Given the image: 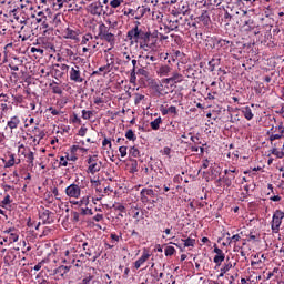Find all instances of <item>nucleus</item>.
I'll return each instance as SVG.
<instances>
[{"label":"nucleus","mask_w":284,"mask_h":284,"mask_svg":"<svg viewBox=\"0 0 284 284\" xmlns=\"http://www.w3.org/2000/svg\"><path fill=\"white\" fill-rule=\"evenodd\" d=\"M139 26H141V22H135V27L128 31L126 39H129L131 45L139 43L140 48H148V43H150V37H152V33L145 31V29Z\"/></svg>","instance_id":"nucleus-1"},{"label":"nucleus","mask_w":284,"mask_h":284,"mask_svg":"<svg viewBox=\"0 0 284 284\" xmlns=\"http://www.w3.org/2000/svg\"><path fill=\"white\" fill-rule=\"evenodd\" d=\"M38 23L40 26L42 39L45 41V39L52 37L54 28L61 23V14L48 16L47 19L40 20Z\"/></svg>","instance_id":"nucleus-2"},{"label":"nucleus","mask_w":284,"mask_h":284,"mask_svg":"<svg viewBox=\"0 0 284 284\" xmlns=\"http://www.w3.org/2000/svg\"><path fill=\"white\" fill-rule=\"evenodd\" d=\"M284 212L281 210H276L273 214L271 229L274 234H278L281 232V225L283 224Z\"/></svg>","instance_id":"nucleus-3"},{"label":"nucleus","mask_w":284,"mask_h":284,"mask_svg":"<svg viewBox=\"0 0 284 284\" xmlns=\"http://www.w3.org/2000/svg\"><path fill=\"white\" fill-rule=\"evenodd\" d=\"M95 39H102L103 41H108V43H114V34L108 32V27L105 23H101L99 26V33Z\"/></svg>","instance_id":"nucleus-4"},{"label":"nucleus","mask_w":284,"mask_h":284,"mask_svg":"<svg viewBox=\"0 0 284 284\" xmlns=\"http://www.w3.org/2000/svg\"><path fill=\"white\" fill-rule=\"evenodd\" d=\"M64 192L69 199H81V186L79 184H70L65 187Z\"/></svg>","instance_id":"nucleus-5"},{"label":"nucleus","mask_w":284,"mask_h":284,"mask_svg":"<svg viewBox=\"0 0 284 284\" xmlns=\"http://www.w3.org/2000/svg\"><path fill=\"white\" fill-rule=\"evenodd\" d=\"M70 67L68 64H53V74L55 79H63L68 74Z\"/></svg>","instance_id":"nucleus-6"},{"label":"nucleus","mask_w":284,"mask_h":284,"mask_svg":"<svg viewBox=\"0 0 284 284\" xmlns=\"http://www.w3.org/2000/svg\"><path fill=\"white\" fill-rule=\"evenodd\" d=\"M182 81H183V74L179 72H174L172 77L163 79L162 83H164L165 85L172 87V85H176V83H182Z\"/></svg>","instance_id":"nucleus-7"},{"label":"nucleus","mask_w":284,"mask_h":284,"mask_svg":"<svg viewBox=\"0 0 284 284\" xmlns=\"http://www.w3.org/2000/svg\"><path fill=\"white\" fill-rule=\"evenodd\" d=\"M70 81H74V83H83V81H85V79L81 77V69L79 68V65L71 68Z\"/></svg>","instance_id":"nucleus-8"},{"label":"nucleus","mask_w":284,"mask_h":284,"mask_svg":"<svg viewBox=\"0 0 284 284\" xmlns=\"http://www.w3.org/2000/svg\"><path fill=\"white\" fill-rule=\"evenodd\" d=\"M142 203H150V199H154L156 193L152 189H142L140 192ZM150 196V197H149Z\"/></svg>","instance_id":"nucleus-9"},{"label":"nucleus","mask_w":284,"mask_h":284,"mask_svg":"<svg viewBox=\"0 0 284 284\" xmlns=\"http://www.w3.org/2000/svg\"><path fill=\"white\" fill-rule=\"evenodd\" d=\"M3 234H7L9 237V245H12V243H17V241H19V231H17L14 227L3 231Z\"/></svg>","instance_id":"nucleus-10"},{"label":"nucleus","mask_w":284,"mask_h":284,"mask_svg":"<svg viewBox=\"0 0 284 284\" xmlns=\"http://www.w3.org/2000/svg\"><path fill=\"white\" fill-rule=\"evenodd\" d=\"M63 37L64 39H72L73 41H77V39H79V31L68 27L63 30Z\"/></svg>","instance_id":"nucleus-11"},{"label":"nucleus","mask_w":284,"mask_h":284,"mask_svg":"<svg viewBox=\"0 0 284 284\" xmlns=\"http://www.w3.org/2000/svg\"><path fill=\"white\" fill-rule=\"evenodd\" d=\"M213 252L216 254L213 258V262L216 263L217 265H221L223 261H225V253H223V250L219 247H214Z\"/></svg>","instance_id":"nucleus-12"},{"label":"nucleus","mask_w":284,"mask_h":284,"mask_svg":"<svg viewBox=\"0 0 284 284\" xmlns=\"http://www.w3.org/2000/svg\"><path fill=\"white\" fill-rule=\"evenodd\" d=\"M19 125H21V119H19L18 115H13L10 118V120L7 122V128H9V130H17V128H19Z\"/></svg>","instance_id":"nucleus-13"},{"label":"nucleus","mask_w":284,"mask_h":284,"mask_svg":"<svg viewBox=\"0 0 284 284\" xmlns=\"http://www.w3.org/2000/svg\"><path fill=\"white\" fill-rule=\"evenodd\" d=\"M103 10V6H101V2H93L89 6V11L98 17H101V12Z\"/></svg>","instance_id":"nucleus-14"},{"label":"nucleus","mask_w":284,"mask_h":284,"mask_svg":"<svg viewBox=\"0 0 284 284\" xmlns=\"http://www.w3.org/2000/svg\"><path fill=\"white\" fill-rule=\"evenodd\" d=\"M274 131V124H272L271 130L267 132L268 134V140L271 141V143H274V141L278 140V139H284V130L280 131L278 133H271Z\"/></svg>","instance_id":"nucleus-15"},{"label":"nucleus","mask_w":284,"mask_h":284,"mask_svg":"<svg viewBox=\"0 0 284 284\" xmlns=\"http://www.w3.org/2000/svg\"><path fill=\"white\" fill-rule=\"evenodd\" d=\"M232 267H234L232 261L230 260V257H226L224 265L220 270V277L225 276V274H227V272H230Z\"/></svg>","instance_id":"nucleus-16"},{"label":"nucleus","mask_w":284,"mask_h":284,"mask_svg":"<svg viewBox=\"0 0 284 284\" xmlns=\"http://www.w3.org/2000/svg\"><path fill=\"white\" fill-rule=\"evenodd\" d=\"M170 72H172V67L168 64H162L159 67L156 74L159 77H170Z\"/></svg>","instance_id":"nucleus-17"},{"label":"nucleus","mask_w":284,"mask_h":284,"mask_svg":"<svg viewBox=\"0 0 284 284\" xmlns=\"http://www.w3.org/2000/svg\"><path fill=\"white\" fill-rule=\"evenodd\" d=\"M199 23H203V26H210L211 19H210V12L202 11V13L197 17Z\"/></svg>","instance_id":"nucleus-18"},{"label":"nucleus","mask_w":284,"mask_h":284,"mask_svg":"<svg viewBox=\"0 0 284 284\" xmlns=\"http://www.w3.org/2000/svg\"><path fill=\"white\" fill-rule=\"evenodd\" d=\"M221 65V57L214 55L211 61H209V70L210 72H214V70Z\"/></svg>","instance_id":"nucleus-19"},{"label":"nucleus","mask_w":284,"mask_h":284,"mask_svg":"<svg viewBox=\"0 0 284 284\" xmlns=\"http://www.w3.org/2000/svg\"><path fill=\"white\" fill-rule=\"evenodd\" d=\"M51 215H52V212H50V210H44L40 213V219L44 224H50L53 221Z\"/></svg>","instance_id":"nucleus-20"},{"label":"nucleus","mask_w":284,"mask_h":284,"mask_svg":"<svg viewBox=\"0 0 284 284\" xmlns=\"http://www.w3.org/2000/svg\"><path fill=\"white\" fill-rule=\"evenodd\" d=\"M146 12H150V8L142 6V7H138V9L135 10V19H143V17H145Z\"/></svg>","instance_id":"nucleus-21"},{"label":"nucleus","mask_w":284,"mask_h":284,"mask_svg":"<svg viewBox=\"0 0 284 284\" xmlns=\"http://www.w3.org/2000/svg\"><path fill=\"white\" fill-rule=\"evenodd\" d=\"M148 258H150V253L144 252L140 258H138L134 263V267L135 270H139L141 267V265H143V263H145L148 261Z\"/></svg>","instance_id":"nucleus-22"},{"label":"nucleus","mask_w":284,"mask_h":284,"mask_svg":"<svg viewBox=\"0 0 284 284\" xmlns=\"http://www.w3.org/2000/svg\"><path fill=\"white\" fill-rule=\"evenodd\" d=\"M87 172L88 174H97V172H101V162L100 163L93 162L89 164Z\"/></svg>","instance_id":"nucleus-23"},{"label":"nucleus","mask_w":284,"mask_h":284,"mask_svg":"<svg viewBox=\"0 0 284 284\" xmlns=\"http://www.w3.org/2000/svg\"><path fill=\"white\" fill-rule=\"evenodd\" d=\"M22 33L19 36V38L21 39V41H28L30 40V37H32V29H30V27H27L26 29L22 27L21 28Z\"/></svg>","instance_id":"nucleus-24"},{"label":"nucleus","mask_w":284,"mask_h":284,"mask_svg":"<svg viewBox=\"0 0 284 284\" xmlns=\"http://www.w3.org/2000/svg\"><path fill=\"white\" fill-rule=\"evenodd\" d=\"M69 272H70V267L62 265L55 268L53 271V274H55V276H65V274H68Z\"/></svg>","instance_id":"nucleus-25"},{"label":"nucleus","mask_w":284,"mask_h":284,"mask_svg":"<svg viewBox=\"0 0 284 284\" xmlns=\"http://www.w3.org/2000/svg\"><path fill=\"white\" fill-rule=\"evenodd\" d=\"M242 114L246 121H252L254 119V113H252V109L250 106L242 108Z\"/></svg>","instance_id":"nucleus-26"},{"label":"nucleus","mask_w":284,"mask_h":284,"mask_svg":"<svg viewBox=\"0 0 284 284\" xmlns=\"http://www.w3.org/2000/svg\"><path fill=\"white\" fill-rule=\"evenodd\" d=\"M24 159H27V163H29V165H31V168H34V152H32L30 149H28V152L24 155Z\"/></svg>","instance_id":"nucleus-27"},{"label":"nucleus","mask_w":284,"mask_h":284,"mask_svg":"<svg viewBox=\"0 0 284 284\" xmlns=\"http://www.w3.org/2000/svg\"><path fill=\"white\" fill-rule=\"evenodd\" d=\"M32 19H36L37 23H41V21L48 19V16L43 11L36 12V14L31 16Z\"/></svg>","instance_id":"nucleus-28"},{"label":"nucleus","mask_w":284,"mask_h":284,"mask_svg":"<svg viewBox=\"0 0 284 284\" xmlns=\"http://www.w3.org/2000/svg\"><path fill=\"white\" fill-rule=\"evenodd\" d=\"M273 148L271 149V154L276 156L277 159H283L284 158V151H278L276 148V144L272 143Z\"/></svg>","instance_id":"nucleus-29"},{"label":"nucleus","mask_w":284,"mask_h":284,"mask_svg":"<svg viewBox=\"0 0 284 284\" xmlns=\"http://www.w3.org/2000/svg\"><path fill=\"white\" fill-rule=\"evenodd\" d=\"M50 88H51L53 94H63V89H61V87H59V83L53 82L50 84Z\"/></svg>","instance_id":"nucleus-30"},{"label":"nucleus","mask_w":284,"mask_h":284,"mask_svg":"<svg viewBox=\"0 0 284 284\" xmlns=\"http://www.w3.org/2000/svg\"><path fill=\"white\" fill-rule=\"evenodd\" d=\"M161 123H163V120L161 116L156 118L154 121L150 123L152 130H159L161 128Z\"/></svg>","instance_id":"nucleus-31"},{"label":"nucleus","mask_w":284,"mask_h":284,"mask_svg":"<svg viewBox=\"0 0 284 284\" xmlns=\"http://www.w3.org/2000/svg\"><path fill=\"white\" fill-rule=\"evenodd\" d=\"M234 179H236L235 174H230V175H226L225 178H223V182L225 183L226 187L232 186V181H234Z\"/></svg>","instance_id":"nucleus-32"},{"label":"nucleus","mask_w":284,"mask_h":284,"mask_svg":"<svg viewBox=\"0 0 284 284\" xmlns=\"http://www.w3.org/2000/svg\"><path fill=\"white\" fill-rule=\"evenodd\" d=\"M184 243V247H194L196 245V240L192 237H187L186 240H182Z\"/></svg>","instance_id":"nucleus-33"},{"label":"nucleus","mask_w":284,"mask_h":284,"mask_svg":"<svg viewBox=\"0 0 284 284\" xmlns=\"http://www.w3.org/2000/svg\"><path fill=\"white\" fill-rule=\"evenodd\" d=\"M169 29L171 31L179 30V19H173L169 21Z\"/></svg>","instance_id":"nucleus-34"},{"label":"nucleus","mask_w":284,"mask_h":284,"mask_svg":"<svg viewBox=\"0 0 284 284\" xmlns=\"http://www.w3.org/2000/svg\"><path fill=\"white\" fill-rule=\"evenodd\" d=\"M92 116H94L92 111L82 110V119H84V121L92 119Z\"/></svg>","instance_id":"nucleus-35"},{"label":"nucleus","mask_w":284,"mask_h":284,"mask_svg":"<svg viewBox=\"0 0 284 284\" xmlns=\"http://www.w3.org/2000/svg\"><path fill=\"white\" fill-rule=\"evenodd\" d=\"M125 139L129 141H134L136 139V135L134 134V131L132 129H129L125 133Z\"/></svg>","instance_id":"nucleus-36"},{"label":"nucleus","mask_w":284,"mask_h":284,"mask_svg":"<svg viewBox=\"0 0 284 284\" xmlns=\"http://www.w3.org/2000/svg\"><path fill=\"white\" fill-rule=\"evenodd\" d=\"M0 109H1V116H3L4 114H8L9 110H12V106H8L6 103H1Z\"/></svg>","instance_id":"nucleus-37"},{"label":"nucleus","mask_w":284,"mask_h":284,"mask_svg":"<svg viewBox=\"0 0 284 284\" xmlns=\"http://www.w3.org/2000/svg\"><path fill=\"white\" fill-rule=\"evenodd\" d=\"M174 252H176V248H174V246H166L164 250L165 256H172L174 255Z\"/></svg>","instance_id":"nucleus-38"},{"label":"nucleus","mask_w":284,"mask_h":284,"mask_svg":"<svg viewBox=\"0 0 284 284\" xmlns=\"http://www.w3.org/2000/svg\"><path fill=\"white\" fill-rule=\"evenodd\" d=\"M122 12H123V14H124L125 17H130V14H131L132 17H134V19H136V10H133V9H124Z\"/></svg>","instance_id":"nucleus-39"},{"label":"nucleus","mask_w":284,"mask_h":284,"mask_svg":"<svg viewBox=\"0 0 284 284\" xmlns=\"http://www.w3.org/2000/svg\"><path fill=\"white\" fill-rule=\"evenodd\" d=\"M92 39H93L92 33H87L82 37L81 44L85 45L88 41H92Z\"/></svg>","instance_id":"nucleus-40"},{"label":"nucleus","mask_w":284,"mask_h":284,"mask_svg":"<svg viewBox=\"0 0 284 284\" xmlns=\"http://www.w3.org/2000/svg\"><path fill=\"white\" fill-rule=\"evenodd\" d=\"M129 81L133 85L136 83V70L134 68H132V70H131V75H130V80Z\"/></svg>","instance_id":"nucleus-41"},{"label":"nucleus","mask_w":284,"mask_h":284,"mask_svg":"<svg viewBox=\"0 0 284 284\" xmlns=\"http://www.w3.org/2000/svg\"><path fill=\"white\" fill-rule=\"evenodd\" d=\"M134 103L135 105H139V103H141V101H143V99H145V95L140 94V93H134Z\"/></svg>","instance_id":"nucleus-42"},{"label":"nucleus","mask_w":284,"mask_h":284,"mask_svg":"<svg viewBox=\"0 0 284 284\" xmlns=\"http://www.w3.org/2000/svg\"><path fill=\"white\" fill-rule=\"evenodd\" d=\"M80 214L82 216H92V214H94L91 209L87 207V209H80Z\"/></svg>","instance_id":"nucleus-43"},{"label":"nucleus","mask_w":284,"mask_h":284,"mask_svg":"<svg viewBox=\"0 0 284 284\" xmlns=\"http://www.w3.org/2000/svg\"><path fill=\"white\" fill-rule=\"evenodd\" d=\"M129 154H131V156H134V159L139 158V155L141 154L139 152V149H136L135 146H132L129 151Z\"/></svg>","instance_id":"nucleus-44"},{"label":"nucleus","mask_w":284,"mask_h":284,"mask_svg":"<svg viewBox=\"0 0 284 284\" xmlns=\"http://www.w3.org/2000/svg\"><path fill=\"white\" fill-rule=\"evenodd\" d=\"M119 152L121 154V158L125 159V156H128V146H124V145L120 146Z\"/></svg>","instance_id":"nucleus-45"},{"label":"nucleus","mask_w":284,"mask_h":284,"mask_svg":"<svg viewBox=\"0 0 284 284\" xmlns=\"http://www.w3.org/2000/svg\"><path fill=\"white\" fill-rule=\"evenodd\" d=\"M18 152H19L20 154H22V156H26V155L28 154V149H26V145H24V144H20V145L18 146Z\"/></svg>","instance_id":"nucleus-46"},{"label":"nucleus","mask_w":284,"mask_h":284,"mask_svg":"<svg viewBox=\"0 0 284 284\" xmlns=\"http://www.w3.org/2000/svg\"><path fill=\"white\" fill-rule=\"evenodd\" d=\"M112 63H114V62H111V63H108L103 67H100L99 72H111L112 69H110V67L112 65Z\"/></svg>","instance_id":"nucleus-47"},{"label":"nucleus","mask_w":284,"mask_h":284,"mask_svg":"<svg viewBox=\"0 0 284 284\" xmlns=\"http://www.w3.org/2000/svg\"><path fill=\"white\" fill-rule=\"evenodd\" d=\"M99 160L98 155H90L87 160L88 165H91L92 163H97V161Z\"/></svg>","instance_id":"nucleus-48"},{"label":"nucleus","mask_w":284,"mask_h":284,"mask_svg":"<svg viewBox=\"0 0 284 284\" xmlns=\"http://www.w3.org/2000/svg\"><path fill=\"white\" fill-rule=\"evenodd\" d=\"M241 241V235L235 234L232 237H229V243H239Z\"/></svg>","instance_id":"nucleus-49"},{"label":"nucleus","mask_w":284,"mask_h":284,"mask_svg":"<svg viewBox=\"0 0 284 284\" xmlns=\"http://www.w3.org/2000/svg\"><path fill=\"white\" fill-rule=\"evenodd\" d=\"M105 145H109V150H112V141L108 138H104L102 141V146L105 148Z\"/></svg>","instance_id":"nucleus-50"},{"label":"nucleus","mask_w":284,"mask_h":284,"mask_svg":"<svg viewBox=\"0 0 284 284\" xmlns=\"http://www.w3.org/2000/svg\"><path fill=\"white\" fill-rule=\"evenodd\" d=\"M236 168H234V166H232L231 169H226V170H224V174L226 175V176H230V174H236Z\"/></svg>","instance_id":"nucleus-51"},{"label":"nucleus","mask_w":284,"mask_h":284,"mask_svg":"<svg viewBox=\"0 0 284 284\" xmlns=\"http://www.w3.org/2000/svg\"><path fill=\"white\" fill-rule=\"evenodd\" d=\"M51 192L54 195V199H57V201H61V196L59 194V189L57 186H54Z\"/></svg>","instance_id":"nucleus-52"},{"label":"nucleus","mask_w":284,"mask_h":284,"mask_svg":"<svg viewBox=\"0 0 284 284\" xmlns=\"http://www.w3.org/2000/svg\"><path fill=\"white\" fill-rule=\"evenodd\" d=\"M121 3H123V0H112L110 2L111 8H119V6H121Z\"/></svg>","instance_id":"nucleus-53"},{"label":"nucleus","mask_w":284,"mask_h":284,"mask_svg":"<svg viewBox=\"0 0 284 284\" xmlns=\"http://www.w3.org/2000/svg\"><path fill=\"white\" fill-rule=\"evenodd\" d=\"M71 216H72L74 223H79L81 213H79V212H72V213H71Z\"/></svg>","instance_id":"nucleus-54"},{"label":"nucleus","mask_w":284,"mask_h":284,"mask_svg":"<svg viewBox=\"0 0 284 284\" xmlns=\"http://www.w3.org/2000/svg\"><path fill=\"white\" fill-rule=\"evenodd\" d=\"M168 112H169V114H174V116H176L179 114V111L176 110V106H174V105H171L168 109Z\"/></svg>","instance_id":"nucleus-55"},{"label":"nucleus","mask_w":284,"mask_h":284,"mask_svg":"<svg viewBox=\"0 0 284 284\" xmlns=\"http://www.w3.org/2000/svg\"><path fill=\"white\" fill-rule=\"evenodd\" d=\"M113 207L118 212H125V206L123 204H114Z\"/></svg>","instance_id":"nucleus-56"},{"label":"nucleus","mask_w":284,"mask_h":284,"mask_svg":"<svg viewBox=\"0 0 284 284\" xmlns=\"http://www.w3.org/2000/svg\"><path fill=\"white\" fill-rule=\"evenodd\" d=\"M14 165V155H10V159L6 163V168H12Z\"/></svg>","instance_id":"nucleus-57"},{"label":"nucleus","mask_w":284,"mask_h":284,"mask_svg":"<svg viewBox=\"0 0 284 284\" xmlns=\"http://www.w3.org/2000/svg\"><path fill=\"white\" fill-rule=\"evenodd\" d=\"M135 74H140L141 77H148V71L145 69L135 70Z\"/></svg>","instance_id":"nucleus-58"},{"label":"nucleus","mask_w":284,"mask_h":284,"mask_svg":"<svg viewBox=\"0 0 284 284\" xmlns=\"http://www.w3.org/2000/svg\"><path fill=\"white\" fill-rule=\"evenodd\" d=\"M60 165H62L63 168H68V160H65L64 156L60 158Z\"/></svg>","instance_id":"nucleus-59"},{"label":"nucleus","mask_w":284,"mask_h":284,"mask_svg":"<svg viewBox=\"0 0 284 284\" xmlns=\"http://www.w3.org/2000/svg\"><path fill=\"white\" fill-rule=\"evenodd\" d=\"M34 131L38 132V136H39L40 139H43V136H45V132L40 131L39 128L36 126V128H34Z\"/></svg>","instance_id":"nucleus-60"},{"label":"nucleus","mask_w":284,"mask_h":284,"mask_svg":"<svg viewBox=\"0 0 284 284\" xmlns=\"http://www.w3.org/2000/svg\"><path fill=\"white\" fill-rule=\"evenodd\" d=\"M87 132H88V128H80L78 134L79 136H85Z\"/></svg>","instance_id":"nucleus-61"},{"label":"nucleus","mask_w":284,"mask_h":284,"mask_svg":"<svg viewBox=\"0 0 284 284\" xmlns=\"http://www.w3.org/2000/svg\"><path fill=\"white\" fill-rule=\"evenodd\" d=\"M2 205H10L11 201H10V195H7L3 200H2Z\"/></svg>","instance_id":"nucleus-62"},{"label":"nucleus","mask_w":284,"mask_h":284,"mask_svg":"<svg viewBox=\"0 0 284 284\" xmlns=\"http://www.w3.org/2000/svg\"><path fill=\"white\" fill-rule=\"evenodd\" d=\"M102 219H103V214H97V215L93 217V221H95L97 223H99Z\"/></svg>","instance_id":"nucleus-63"},{"label":"nucleus","mask_w":284,"mask_h":284,"mask_svg":"<svg viewBox=\"0 0 284 284\" xmlns=\"http://www.w3.org/2000/svg\"><path fill=\"white\" fill-rule=\"evenodd\" d=\"M91 281H92V276H88V277L82 280L81 284H90Z\"/></svg>","instance_id":"nucleus-64"}]
</instances>
